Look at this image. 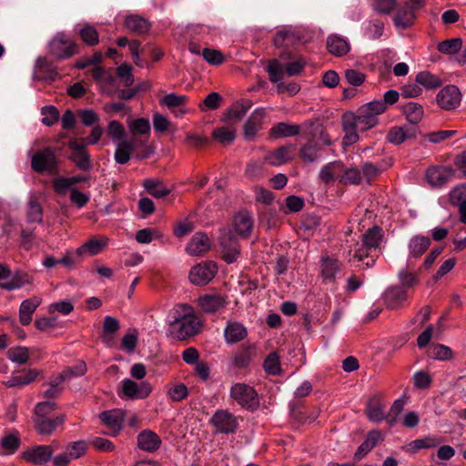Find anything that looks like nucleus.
Listing matches in <instances>:
<instances>
[{"mask_svg": "<svg viewBox=\"0 0 466 466\" xmlns=\"http://www.w3.org/2000/svg\"><path fill=\"white\" fill-rule=\"evenodd\" d=\"M383 238L384 232L380 227L373 226L367 229L361 236V242L356 243L349 250V262L364 268L373 267L379 258Z\"/></svg>", "mask_w": 466, "mask_h": 466, "instance_id": "f257e3e1", "label": "nucleus"}, {"mask_svg": "<svg viewBox=\"0 0 466 466\" xmlns=\"http://www.w3.org/2000/svg\"><path fill=\"white\" fill-rule=\"evenodd\" d=\"M230 397L243 409L257 410L260 402L258 392L246 383H235L230 389Z\"/></svg>", "mask_w": 466, "mask_h": 466, "instance_id": "f03ea898", "label": "nucleus"}, {"mask_svg": "<svg viewBox=\"0 0 466 466\" xmlns=\"http://www.w3.org/2000/svg\"><path fill=\"white\" fill-rule=\"evenodd\" d=\"M59 160L56 153L51 147L37 150L31 158V167L37 173H58Z\"/></svg>", "mask_w": 466, "mask_h": 466, "instance_id": "7ed1b4c3", "label": "nucleus"}, {"mask_svg": "<svg viewBox=\"0 0 466 466\" xmlns=\"http://www.w3.org/2000/svg\"><path fill=\"white\" fill-rule=\"evenodd\" d=\"M171 329L178 339L184 340L197 335L200 331L201 325L194 314L187 312L171 323Z\"/></svg>", "mask_w": 466, "mask_h": 466, "instance_id": "20e7f679", "label": "nucleus"}, {"mask_svg": "<svg viewBox=\"0 0 466 466\" xmlns=\"http://www.w3.org/2000/svg\"><path fill=\"white\" fill-rule=\"evenodd\" d=\"M384 113V106L378 101H371L361 106L356 112L359 130L366 131L377 126L378 116Z\"/></svg>", "mask_w": 466, "mask_h": 466, "instance_id": "39448f33", "label": "nucleus"}, {"mask_svg": "<svg viewBox=\"0 0 466 466\" xmlns=\"http://www.w3.org/2000/svg\"><path fill=\"white\" fill-rule=\"evenodd\" d=\"M49 52L57 59H67L79 52V46L59 33L49 42Z\"/></svg>", "mask_w": 466, "mask_h": 466, "instance_id": "423d86ee", "label": "nucleus"}, {"mask_svg": "<svg viewBox=\"0 0 466 466\" xmlns=\"http://www.w3.org/2000/svg\"><path fill=\"white\" fill-rule=\"evenodd\" d=\"M31 283L28 274L23 271L12 273L10 268L4 263H0V288L5 290H14L20 289L25 284Z\"/></svg>", "mask_w": 466, "mask_h": 466, "instance_id": "0eeeda50", "label": "nucleus"}, {"mask_svg": "<svg viewBox=\"0 0 466 466\" xmlns=\"http://www.w3.org/2000/svg\"><path fill=\"white\" fill-rule=\"evenodd\" d=\"M217 273V263L212 260H206L192 267L188 278L192 284L204 286L208 284Z\"/></svg>", "mask_w": 466, "mask_h": 466, "instance_id": "6e6552de", "label": "nucleus"}, {"mask_svg": "<svg viewBox=\"0 0 466 466\" xmlns=\"http://www.w3.org/2000/svg\"><path fill=\"white\" fill-rule=\"evenodd\" d=\"M216 432L223 434L235 433L238 427V418L228 410H218L209 420Z\"/></svg>", "mask_w": 466, "mask_h": 466, "instance_id": "1a4fd4ad", "label": "nucleus"}, {"mask_svg": "<svg viewBox=\"0 0 466 466\" xmlns=\"http://www.w3.org/2000/svg\"><path fill=\"white\" fill-rule=\"evenodd\" d=\"M343 264L334 256L323 255L319 264V277L325 283H335L341 273Z\"/></svg>", "mask_w": 466, "mask_h": 466, "instance_id": "9d476101", "label": "nucleus"}, {"mask_svg": "<svg viewBox=\"0 0 466 466\" xmlns=\"http://www.w3.org/2000/svg\"><path fill=\"white\" fill-rule=\"evenodd\" d=\"M382 299L388 309H400L409 304V292L404 288L392 285L385 289Z\"/></svg>", "mask_w": 466, "mask_h": 466, "instance_id": "9b49d317", "label": "nucleus"}, {"mask_svg": "<svg viewBox=\"0 0 466 466\" xmlns=\"http://www.w3.org/2000/svg\"><path fill=\"white\" fill-rule=\"evenodd\" d=\"M303 206H280L279 212L275 208H267L259 212L261 223H266L268 228L275 227L284 215L299 212Z\"/></svg>", "mask_w": 466, "mask_h": 466, "instance_id": "f8f14e48", "label": "nucleus"}, {"mask_svg": "<svg viewBox=\"0 0 466 466\" xmlns=\"http://www.w3.org/2000/svg\"><path fill=\"white\" fill-rule=\"evenodd\" d=\"M461 94L456 86L449 85L443 87L437 95L436 101L444 110H452L461 104Z\"/></svg>", "mask_w": 466, "mask_h": 466, "instance_id": "ddd939ff", "label": "nucleus"}, {"mask_svg": "<svg viewBox=\"0 0 466 466\" xmlns=\"http://www.w3.org/2000/svg\"><path fill=\"white\" fill-rule=\"evenodd\" d=\"M254 219L252 215L242 209L232 218V228L242 238H248L253 230Z\"/></svg>", "mask_w": 466, "mask_h": 466, "instance_id": "4468645a", "label": "nucleus"}, {"mask_svg": "<svg viewBox=\"0 0 466 466\" xmlns=\"http://www.w3.org/2000/svg\"><path fill=\"white\" fill-rule=\"evenodd\" d=\"M152 391V386L147 381L137 383L132 380H123L122 393L127 399H146Z\"/></svg>", "mask_w": 466, "mask_h": 466, "instance_id": "2eb2a0df", "label": "nucleus"}, {"mask_svg": "<svg viewBox=\"0 0 466 466\" xmlns=\"http://www.w3.org/2000/svg\"><path fill=\"white\" fill-rule=\"evenodd\" d=\"M385 407L386 404L383 401L382 395L377 393L368 400L365 413L370 421L378 423L388 420Z\"/></svg>", "mask_w": 466, "mask_h": 466, "instance_id": "dca6fc26", "label": "nucleus"}, {"mask_svg": "<svg viewBox=\"0 0 466 466\" xmlns=\"http://www.w3.org/2000/svg\"><path fill=\"white\" fill-rule=\"evenodd\" d=\"M455 175V170L451 167L432 166L427 170L426 177L429 183L434 187H441L448 183Z\"/></svg>", "mask_w": 466, "mask_h": 466, "instance_id": "f3484780", "label": "nucleus"}, {"mask_svg": "<svg viewBox=\"0 0 466 466\" xmlns=\"http://www.w3.org/2000/svg\"><path fill=\"white\" fill-rule=\"evenodd\" d=\"M219 243L222 248L223 258L227 263H233L240 254V245L233 235L225 233L220 236Z\"/></svg>", "mask_w": 466, "mask_h": 466, "instance_id": "a211bd4d", "label": "nucleus"}, {"mask_svg": "<svg viewBox=\"0 0 466 466\" xmlns=\"http://www.w3.org/2000/svg\"><path fill=\"white\" fill-rule=\"evenodd\" d=\"M54 450L50 445H38L23 452V459L35 465H43L50 461Z\"/></svg>", "mask_w": 466, "mask_h": 466, "instance_id": "6ab92c4d", "label": "nucleus"}, {"mask_svg": "<svg viewBox=\"0 0 466 466\" xmlns=\"http://www.w3.org/2000/svg\"><path fill=\"white\" fill-rule=\"evenodd\" d=\"M102 423L109 430L111 436H116L122 430L124 414L120 410H105L99 414Z\"/></svg>", "mask_w": 466, "mask_h": 466, "instance_id": "aec40b11", "label": "nucleus"}, {"mask_svg": "<svg viewBox=\"0 0 466 466\" xmlns=\"http://www.w3.org/2000/svg\"><path fill=\"white\" fill-rule=\"evenodd\" d=\"M210 249V240L207 234L197 232L190 238L186 247V251L190 256H202Z\"/></svg>", "mask_w": 466, "mask_h": 466, "instance_id": "412c9836", "label": "nucleus"}, {"mask_svg": "<svg viewBox=\"0 0 466 466\" xmlns=\"http://www.w3.org/2000/svg\"><path fill=\"white\" fill-rule=\"evenodd\" d=\"M109 239L106 236L93 237L76 248L79 256H95L101 253L108 245Z\"/></svg>", "mask_w": 466, "mask_h": 466, "instance_id": "4be33fe9", "label": "nucleus"}, {"mask_svg": "<svg viewBox=\"0 0 466 466\" xmlns=\"http://www.w3.org/2000/svg\"><path fill=\"white\" fill-rule=\"evenodd\" d=\"M198 306L205 313H216L227 305L225 296L221 294H205L198 299Z\"/></svg>", "mask_w": 466, "mask_h": 466, "instance_id": "5701e85b", "label": "nucleus"}, {"mask_svg": "<svg viewBox=\"0 0 466 466\" xmlns=\"http://www.w3.org/2000/svg\"><path fill=\"white\" fill-rule=\"evenodd\" d=\"M266 116L263 107L255 109L244 125V136L248 140L255 137L258 131L262 128V121Z\"/></svg>", "mask_w": 466, "mask_h": 466, "instance_id": "b1692460", "label": "nucleus"}, {"mask_svg": "<svg viewBox=\"0 0 466 466\" xmlns=\"http://www.w3.org/2000/svg\"><path fill=\"white\" fill-rule=\"evenodd\" d=\"M294 149L295 147L292 144L279 147L269 152L265 159L271 166H280L293 159Z\"/></svg>", "mask_w": 466, "mask_h": 466, "instance_id": "393cba45", "label": "nucleus"}, {"mask_svg": "<svg viewBox=\"0 0 466 466\" xmlns=\"http://www.w3.org/2000/svg\"><path fill=\"white\" fill-rule=\"evenodd\" d=\"M137 440L138 448L147 452L157 451L162 444L161 438L150 430L142 431Z\"/></svg>", "mask_w": 466, "mask_h": 466, "instance_id": "a878e982", "label": "nucleus"}, {"mask_svg": "<svg viewBox=\"0 0 466 466\" xmlns=\"http://www.w3.org/2000/svg\"><path fill=\"white\" fill-rule=\"evenodd\" d=\"M69 147L73 151L70 159L77 166L78 168L87 171L91 167L90 156L85 149V145L76 141L69 142Z\"/></svg>", "mask_w": 466, "mask_h": 466, "instance_id": "bb28decb", "label": "nucleus"}, {"mask_svg": "<svg viewBox=\"0 0 466 466\" xmlns=\"http://www.w3.org/2000/svg\"><path fill=\"white\" fill-rule=\"evenodd\" d=\"M65 421V416L59 415L54 419L51 418H34L35 429L40 435H50L56 428L63 424Z\"/></svg>", "mask_w": 466, "mask_h": 466, "instance_id": "cd10ccee", "label": "nucleus"}, {"mask_svg": "<svg viewBox=\"0 0 466 466\" xmlns=\"http://www.w3.org/2000/svg\"><path fill=\"white\" fill-rule=\"evenodd\" d=\"M256 356V348L254 346H241L231 358V363L235 368H247L252 359Z\"/></svg>", "mask_w": 466, "mask_h": 466, "instance_id": "c85d7f7f", "label": "nucleus"}, {"mask_svg": "<svg viewBox=\"0 0 466 466\" xmlns=\"http://www.w3.org/2000/svg\"><path fill=\"white\" fill-rule=\"evenodd\" d=\"M41 304V299L34 297L25 299L19 308V321L23 326H27L32 321V315Z\"/></svg>", "mask_w": 466, "mask_h": 466, "instance_id": "c756f323", "label": "nucleus"}, {"mask_svg": "<svg viewBox=\"0 0 466 466\" xmlns=\"http://www.w3.org/2000/svg\"><path fill=\"white\" fill-rule=\"evenodd\" d=\"M248 335L247 329L239 322H228L225 331V340L228 344H235L243 340Z\"/></svg>", "mask_w": 466, "mask_h": 466, "instance_id": "7c9ffc66", "label": "nucleus"}, {"mask_svg": "<svg viewBox=\"0 0 466 466\" xmlns=\"http://www.w3.org/2000/svg\"><path fill=\"white\" fill-rule=\"evenodd\" d=\"M143 187L148 195L157 199L163 198L170 193V189L165 185L163 180L157 178L145 179L143 181Z\"/></svg>", "mask_w": 466, "mask_h": 466, "instance_id": "2f4dec72", "label": "nucleus"}, {"mask_svg": "<svg viewBox=\"0 0 466 466\" xmlns=\"http://www.w3.org/2000/svg\"><path fill=\"white\" fill-rule=\"evenodd\" d=\"M87 180V177L83 175L73 176L71 177H57L54 179V189L59 195L66 194L69 189L81 182Z\"/></svg>", "mask_w": 466, "mask_h": 466, "instance_id": "473e14b6", "label": "nucleus"}, {"mask_svg": "<svg viewBox=\"0 0 466 466\" xmlns=\"http://www.w3.org/2000/svg\"><path fill=\"white\" fill-rule=\"evenodd\" d=\"M125 26L137 35L147 33L150 28V23L144 17L137 15H129L126 17Z\"/></svg>", "mask_w": 466, "mask_h": 466, "instance_id": "72a5a7b5", "label": "nucleus"}, {"mask_svg": "<svg viewBox=\"0 0 466 466\" xmlns=\"http://www.w3.org/2000/svg\"><path fill=\"white\" fill-rule=\"evenodd\" d=\"M327 48L332 55L342 56L350 51V44L345 38L333 35L327 39Z\"/></svg>", "mask_w": 466, "mask_h": 466, "instance_id": "f704fd0d", "label": "nucleus"}, {"mask_svg": "<svg viewBox=\"0 0 466 466\" xmlns=\"http://www.w3.org/2000/svg\"><path fill=\"white\" fill-rule=\"evenodd\" d=\"M344 167L341 161H333L325 165L319 173V177L326 183L333 182L335 179L339 181V176Z\"/></svg>", "mask_w": 466, "mask_h": 466, "instance_id": "c9c22d12", "label": "nucleus"}, {"mask_svg": "<svg viewBox=\"0 0 466 466\" xmlns=\"http://www.w3.org/2000/svg\"><path fill=\"white\" fill-rule=\"evenodd\" d=\"M38 374L39 371L37 370H28L12 376L5 382V385L8 388L25 386L33 382L37 378Z\"/></svg>", "mask_w": 466, "mask_h": 466, "instance_id": "e433bc0d", "label": "nucleus"}, {"mask_svg": "<svg viewBox=\"0 0 466 466\" xmlns=\"http://www.w3.org/2000/svg\"><path fill=\"white\" fill-rule=\"evenodd\" d=\"M402 114L407 120L413 125L418 124L423 117L424 110L421 105L415 102H409L400 106Z\"/></svg>", "mask_w": 466, "mask_h": 466, "instance_id": "4c0bfd02", "label": "nucleus"}, {"mask_svg": "<svg viewBox=\"0 0 466 466\" xmlns=\"http://www.w3.org/2000/svg\"><path fill=\"white\" fill-rule=\"evenodd\" d=\"M431 245V239L425 236L418 235L409 242L410 256L419 258L425 253Z\"/></svg>", "mask_w": 466, "mask_h": 466, "instance_id": "58836bf2", "label": "nucleus"}, {"mask_svg": "<svg viewBox=\"0 0 466 466\" xmlns=\"http://www.w3.org/2000/svg\"><path fill=\"white\" fill-rule=\"evenodd\" d=\"M299 126L289 125L285 122H279L271 127L269 134L274 137H287L299 135Z\"/></svg>", "mask_w": 466, "mask_h": 466, "instance_id": "ea45409f", "label": "nucleus"}, {"mask_svg": "<svg viewBox=\"0 0 466 466\" xmlns=\"http://www.w3.org/2000/svg\"><path fill=\"white\" fill-rule=\"evenodd\" d=\"M304 126L307 127V133L312 135V138H315L319 146H329L331 144L330 138L324 131L321 125H316L314 122L309 121L305 123Z\"/></svg>", "mask_w": 466, "mask_h": 466, "instance_id": "a19ab883", "label": "nucleus"}, {"mask_svg": "<svg viewBox=\"0 0 466 466\" xmlns=\"http://www.w3.org/2000/svg\"><path fill=\"white\" fill-rule=\"evenodd\" d=\"M415 19V14L411 9L407 7L400 9L394 16V24L402 29L409 28Z\"/></svg>", "mask_w": 466, "mask_h": 466, "instance_id": "79ce46f5", "label": "nucleus"}, {"mask_svg": "<svg viewBox=\"0 0 466 466\" xmlns=\"http://www.w3.org/2000/svg\"><path fill=\"white\" fill-rule=\"evenodd\" d=\"M7 358L19 365L25 364L29 360V350L26 347H11L6 352Z\"/></svg>", "mask_w": 466, "mask_h": 466, "instance_id": "37998d69", "label": "nucleus"}, {"mask_svg": "<svg viewBox=\"0 0 466 466\" xmlns=\"http://www.w3.org/2000/svg\"><path fill=\"white\" fill-rule=\"evenodd\" d=\"M321 148V146L319 145L315 138H310L307 144L300 148V157L305 161L313 162L317 159L318 151Z\"/></svg>", "mask_w": 466, "mask_h": 466, "instance_id": "c03bdc74", "label": "nucleus"}, {"mask_svg": "<svg viewBox=\"0 0 466 466\" xmlns=\"http://www.w3.org/2000/svg\"><path fill=\"white\" fill-rule=\"evenodd\" d=\"M441 441L440 439H437L435 437L427 436L421 439H417L412 441H410L408 445L409 451L410 452H416L419 450L421 449H429L436 447L438 444H440Z\"/></svg>", "mask_w": 466, "mask_h": 466, "instance_id": "a18cd8bd", "label": "nucleus"}, {"mask_svg": "<svg viewBox=\"0 0 466 466\" xmlns=\"http://www.w3.org/2000/svg\"><path fill=\"white\" fill-rule=\"evenodd\" d=\"M20 444L21 441L17 431L7 434L1 440V447L5 454H14L19 449Z\"/></svg>", "mask_w": 466, "mask_h": 466, "instance_id": "49530a36", "label": "nucleus"}, {"mask_svg": "<svg viewBox=\"0 0 466 466\" xmlns=\"http://www.w3.org/2000/svg\"><path fill=\"white\" fill-rule=\"evenodd\" d=\"M415 81L427 89L439 87L441 84V79L437 76L428 71H422L417 74Z\"/></svg>", "mask_w": 466, "mask_h": 466, "instance_id": "de8ad7c7", "label": "nucleus"}, {"mask_svg": "<svg viewBox=\"0 0 466 466\" xmlns=\"http://www.w3.org/2000/svg\"><path fill=\"white\" fill-rule=\"evenodd\" d=\"M462 47V40L460 37L451 38L438 44L439 52L446 55L457 54Z\"/></svg>", "mask_w": 466, "mask_h": 466, "instance_id": "09e8293b", "label": "nucleus"}, {"mask_svg": "<svg viewBox=\"0 0 466 466\" xmlns=\"http://www.w3.org/2000/svg\"><path fill=\"white\" fill-rule=\"evenodd\" d=\"M134 149V145L129 141L119 143L115 151V160L122 165L127 163Z\"/></svg>", "mask_w": 466, "mask_h": 466, "instance_id": "8fccbe9b", "label": "nucleus"}, {"mask_svg": "<svg viewBox=\"0 0 466 466\" xmlns=\"http://www.w3.org/2000/svg\"><path fill=\"white\" fill-rule=\"evenodd\" d=\"M212 137L218 142L223 145H228L235 140L236 132L234 129H229L226 127H220L213 130Z\"/></svg>", "mask_w": 466, "mask_h": 466, "instance_id": "3c124183", "label": "nucleus"}, {"mask_svg": "<svg viewBox=\"0 0 466 466\" xmlns=\"http://www.w3.org/2000/svg\"><path fill=\"white\" fill-rule=\"evenodd\" d=\"M263 367L269 375H279L281 373L279 357L277 352H271L267 356Z\"/></svg>", "mask_w": 466, "mask_h": 466, "instance_id": "603ef678", "label": "nucleus"}, {"mask_svg": "<svg viewBox=\"0 0 466 466\" xmlns=\"http://www.w3.org/2000/svg\"><path fill=\"white\" fill-rule=\"evenodd\" d=\"M361 181V172L357 167L343 169L339 176V183L359 185Z\"/></svg>", "mask_w": 466, "mask_h": 466, "instance_id": "864d4df0", "label": "nucleus"}, {"mask_svg": "<svg viewBox=\"0 0 466 466\" xmlns=\"http://www.w3.org/2000/svg\"><path fill=\"white\" fill-rule=\"evenodd\" d=\"M306 60L302 56H297L292 61L282 64L286 74L289 76H294L299 75L306 66Z\"/></svg>", "mask_w": 466, "mask_h": 466, "instance_id": "5fc2aeb1", "label": "nucleus"}, {"mask_svg": "<svg viewBox=\"0 0 466 466\" xmlns=\"http://www.w3.org/2000/svg\"><path fill=\"white\" fill-rule=\"evenodd\" d=\"M78 35H80L83 42H85L88 46H95L99 42L98 33L96 30V28L92 25H84L78 31Z\"/></svg>", "mask_w": 466, "mask_h": 466, "instance_id": "6e6d98bb", "label": "nucleus"}, {"mask_svg": "<svg viewBox=\"0 0 466 466\" xmlns=\"http://www.w3.org/2000/svg\"><path fill=\"white\" fill-rule=\"evenodd\" d=\"M130 129L133 134H139L142 136H149L150 123L149 120L144 117L134 120L130 125Z\"/></svg>", "mask_w": 466, "mask_h": 466, "instance_id": "4d7b16f0", "label": "nucleus"}, {"mask_svg": "<svg viewBox=\"0 0 466 466\" xmlns=\"http://www.w3.org/2000/svg\"><path fill=\"white\" fill-rule=\"evenodd\" d=\"M283 65L277 59H273L268 66L267 71L269 76V80L272 83H278L283 76Z\"/></svg>", "mask_w": 466, "mask_h": 466, "instance_id": "13d9d810", "label": "nucleus"}, {"mask_svg": "<svg viewBox=\"0 0 466 466\" xmlns=\"http://www.w3.org/2000/svg\"><path fill=\"white\" fill-rule=\"evenodd\" d=\"M56 404L51 401L39 402L35 408L34 418H49V415L56 410Z\"/></svg>", "mask_w": 466, "mask_h": 466, "instance_id": "bf43d9fd", "label": "nucleus"}, {"mask_svg": "<svg viewBox=\"0 0 466 466\" xmlns=\"http://www.w3.org/2000/svg\"><path fill=\"white\" fill-rule=\"evenodd\" d=\"M167 396L173 401H181L188 396V390L185 384L180 383V384L172 386L167 390Z\"/></svg>", "mask_w": 466, "mask_h": 466, "instance_id": "052dcab7", "label": "nucleus"}, {"mask_svg": "<svg viewBox=\"0 0 466 466\" xmlns=\"http://www.w3.org/2000/svg\"><path fill=\"white\" fill-rule=\"evenodd\" d=\"M42 114L45 115L42 122L47 127L53 126L59 119V111L54 106H44L42 108Z\"/></svg>", "mask_w": 466, "mask_h": 466, "instance_id": "680f3d73", "label": "nucleus"}, {"mask_svg": "<svg viewBox=\"0 0 466 466\" xmlns=\"http://www.w3.org/2000/svg\"><path fill=\"white\" fill-rule=\"evenodd\" d=\"M399 279L400 282V285L399 286L404 288L408 291L410 289H412L418 283L417 276L414 273L409 272L407 270L400 271Z\"/></svg>", "mask_w": 466, "mask_h": 466, "instance_id": "e2e57ef3", "label": "nucleus"}, {"mask_svg": "<svg viewBox=\"0 0 466 466\" xmlns=\"http://www.w3.org/2000/svg\"><path fill=\"white\" fill-rule=\"evenodd\" d=\"M87 449V443L85 441H77L71 442L67 451L72 459H78L85 455Z\"/></svg>", "mask_w": 466, "mask_h": 466, "instance_id": "0e129e2a", "label": "nucleus"}, {"mask_svg": "<svg viewBox=\"0 0 466 466\" xmlns=\"http://www.w3.org/2000/svg\"><path fill=\"white\" fill-rule=\"evenodd\" d=\"M202 56L208 63L214 66L221 65L224 62V56L220 51L216 49L204 48Z\"/></svg>", "mask_w": 466, "mask_h": 466, "instance_id": "69168bd1", "label": "nucleus"}, {"mask_svg": "<svg viewBox=\"0 0 466 466\" xmlns=\"http://www.w3.org/2000/svg\"><path fill=\"white\" fill-rule=\"evenodd\" d=\"M450 204H466V184L455 187L450 193Z\"/></svg>", "mask_w": 466, "mask_h": 466, "instance_id": "338daca9", "label": "nucleus"}, {"mask_svg": "<svg viewBox=\"0 0 466 466\" xmlns=\"http://www.w3.org/2000/svg\"><path fill=\"white\" fill-rule=\"evenodd\" d=\"M431 356L440 360H450L452 356L451 350L442 344L434 345L431 350Z\"/></svg>", "mask_w": 466, "mask_h": 466, "instance_id": "774afa93", "label": "nucleus"}]
</instances>
